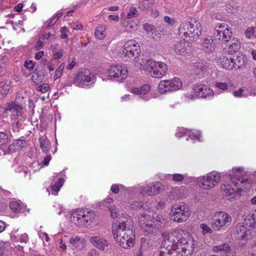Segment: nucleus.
Here are the masks:
<instances>
[{
	"mask_svg": "<svg viewBox=\"0 0 256 256\" xmlns=\"http://www.w3.org/2000/svg\"><path fill=\"white\" fill-rule=\"evenodd\" d=\"M21 243L26 244L28 240V236L26 234H22L19 238Z\"/></svg>",
	"mask_w": 256,
	"mask_h": 256,
	"instance_id": "obj_54",
	"label": "nucleus"
},
{
	"mask_svg": "<svg viewBox=\"0 0 256 256\" xmlns=\"http://www.w3.org/2000/svg\"><path fill=\"white\" fill-rule=\"evenodd\" d=\"M80 241V238L78 236L72 237L70 240V242L71 244H78Z\"/></svg>",
	"mask_w": 256,
	"mask_h": 256,
	"instance_id": "obj_56",
	"label": "nucleus"
},
{
	"mask_svg": "<svg viewBox=\"0 0 256 256\" xmlns=\"http://www.w3.org/2000/svg\"><path fill=\"white\" fill-rule=\"evenodd\" d=\"M22 8H23V4L21 3H20L14 6V10L16 12H20L22 11Z\"/></svg>",
	"mask_w": 256,
	"mask_h": 256,
	"instance_id": "obj_61",
	"label": "nucleus"
},
{
	"mask_svg": "<svg viewBox=\"0 0 256 256\" xmlns=\"http://www.w3.org/2000/svg\"><path fill=\"white\" fill-rule=\"evenodd\" d=\"M232 222L230 216L224 212H220L217 218L212 222V227L216 230H219L223 226H229Z\"/></svg>",
	"mask_w": 256,
	"mask_h": 256,
	"instance_id": "obj_10",
	"label": "nucleus"
},
{
	"mask_svg": "<svg viewBox=\"0 0 256 256\" xmlns=\"http://www.w3.org/2000/svg\"><path fill=\"white\" fill-rule=\"evenodd\" d=\"M128 72V69L122 68V65H111L108 70V74L110 77L118 78L121 76V80L126 78Z\"/></svg>",
	"mask_w": 256,
	"mask_h": 256,
	"instance_id": "obj_15",
	"label": "nucleus"
},
{
	"mask_svg": "<svg viewBox=\"0 0 256 256\" xmlns=\"http://www.w3.org/2000/svg\"><path fill=\"white\" fill-rule=\"evenodd\" d=\"M8 244V242L0 240V256H2L4 255V250Z\"/></svg>",
	"mask_w": 256,
	"mask_h": 256,
	"instance_id": "obj_45",
	"label": "nucleus"
},
{
	"mask_svg": "<svg viewBox=\"0 0 256 256\" xmlns=\"http://www.w3.org/2000/svg\"><path fill=\"white\" fill-rule=\"evenodd\" d=\"M116 241L119 242L120 246L126 249L132 247L134 245V242L130 241L129 239L118 238H114Z\"/></svg>",
	"mask_w": 256,
	"mask_h": 256,
	"instance_id": "obj_26",
	"label": "nucleus"
},
{
	"mask_svg": "<svg viewBox=\"0 0 256 256\" xmlns=\"http://www.w3.org/2000/svg\"><path fill=\"white\" fill-rule=\"evenodd\" d=\"M40 147L42 149V152L47 153L50 148V144L49 141L46 140V138L44 136H42L40 138H39Z\"/></svg>",
	"mask_w": 256,
	"mask_h": 256,
	"instance_id": "obj_27",
	"label": "nucleus"
},
{
	"mask_svg": "<svg viewBox=\"0 0 256 256\" xmlns=\"http://www.w3.org/2000/svg\"><path fill=\"white\" fill-rule=\"evenodd\" d=\"M181 230L178 229L164 231L162 233L164 238L162 242L163 248L166 249H176L177 244L182 238Z\"/></svg>",
	"mask_w": 256,
	"mask_h": 256,
	"instance_id": "obj_6",
	"label": "nucleus"
},
{
	"mask_svg": "<svg viewBox=\"0 0 256 256\" xmlns=\"http://www.w3.org/2000/svg\"><path fill=\"white\" fill-rule=\"evenodd\" d=\"M142 62H140L139 64H153L154 62H153L151 59L148 58L146 59L144 58H142Z\"/></svg>",
	"mask_w": 256,
	"mask_h": 256,
	"instance_id": "obj_55",
	"label": "nucleus"
},
{
	"mask_svg": "<svg viewBox=\"0 0 256 256\" xmlns=\"http://www.w3.org/2000/svg\"><path fill=\"white\" fill-rule=\"evenodd\" d=\"M26 142L24 140L18 139L13 144L14 147L19 150H22L23 148L26 146Z\"/></svg>",
	"mask_w": 256,
	"mask_h": 256,
	"instance_id": "obj_37",
	"label": "nucleus"
},
{
	"mask_svg": "<svg viewBox=\"0 0 256 256\" xmlns=\"http://www.w3.org/2000/svg\"><path fill=\"white\" fill-rule=\"evenodd\" d=\"M36 90L41 92L42 93L46 92L49 89V86L48 84H43L38 86L36 88Z\"/></svg>",
	"mask_w": 256,
	"mask_h": 256,
	"instance_id": "obj_43",
	"label": "nucleus"
},
{
	"mask_svg": "<svg viewBox=\"0 0 256 256\" xmlns=\"http://www.w3.org/2000/svg\"><path fill=\"white\" fill-rule=\"evenodd\" d=\"M138 11L134 7H131L130 9L129 12L127 14L126 19H130L133 17H136L138 16Z\"/></svg>",
	"mask_w": 256,
	"mask_h": 256,
	"instance_id": "obj_38",
	"label": "nucleus"
},
{
	"mask_svg": "<svg viewBox=\"0 0 256 256\" xmlns=\"http://www.w3.org/2000/svg\"><path fill=\"white\" fill-rule=\"evenodd\" d=\"M220 176L214 173H209L206 176L198 178V184L204 189L208 190L212 188L220 180Z\"/></svg>",
	"mask_w": 256,
	"mask_h": 256,
	"instance_id": "obj_9",
	"label": "nucleus"
},
{
	"mask_svg": "<svg viewBox=\"0 0 256 256\" xmlns=\"http://www.w3.org/2000/svg\"><path fill=\"white\" fill-rule=\"evenodd\" d=\"M8 142V134L3 132H0V145L6 144Z\"/></svg>",
	"mask_w": 256,
	"mask_h": 256,
	"instance_id": "obj_42",
	"label": "nucleus"
},
{
	"mask_svg": "<svg viewBox=\"0 0 256 256\" xmlns=\"http://www.w3.org/2000/svg\"><path fill=\"white\" fill-rule=\"evenodd\" d=\"M174 50L178 54L186 56L190 53V46L189 42L184 38L174 45Z\"/></svg>",
	"mask_w": 256,
	"mask_h": 256,
	"instance_id": "obj_16",
	"label": "nucleus"
},
{
	"mask_svg": "<svg viewBox=\"0 0 256 256\" xmlns=\"http://www.w3.org/2000/svg\"><path fill=\"white\" fill-rule=\"evenodd\" d=\"M23 98L17 96L14 102L8 104L7 106L4 109L6 114H14L11 118L15 120L12 123V126L16 131H18L21 126L19 121L16 120L20 115L21 110L23 109Z\"/></svg>",
	"mask_w": 256,
	"mask_h": 256,
	"instance_id": "obj_4",
	"label": "nucleus"
},
{
	"mask_svg": "<svg viewBox=\"0 0 256 256\" xmlns=\"http://www.w3.org/2000/svg\"><path fill=\"white\" fill-rule=\"evenodd\" d=\"M189 207L186 204H174L171 206L170 218L178 222H186L190 216Z\"/></svg>",
	"mask_w": 256,
	"mask_h": 256,
	"instance_id": "obj_5",
	"label": "nucleus"
},
{
	"mask_svg": "<svg viewBox=\"0 0 256 256\" xmlns=\"http://www.w3.org/2000/svg\"><path fill=\"white\" fill-rule=\"evenodd\" d=\"M232 182L236 186L238 189L240 190H246L250 187L252 180L244 178H235L230 176Z\"/></svg>",
	"mask_w": 256,
	"mask_h": 256,
	"instance_id": "obj_17",
	"label": "nucleus"
},
{
	"mask_svg": "<svg viewBox=\"0 0 256 256\" xmlns=\"http://www.w3.org/2000/svg\"><path fill=\"white\" fill-rule=\"evenodd\" d=\"M62 50H60L59 51L55 52L53 54L54 58L56 59H58L62 57Z\"/></svg>",
	"mask_w": 256,
	"mask_h": 256,
	"instance_id": "obj_57",
	"label": "nucleus"
},
{
	"mask_svg": "<svg viewBox=\"0 0 256 256\" xmlns=\"http://www.w3.org/2000/svg\"><path fill=\"white\" fill-rule=\"evenodd\" d=\"M226 42L228 48V52L230 54L238 51L240 48V42L238 38H234L230 40H228Z\"/></svg>",
	"mask_w": 256,
	"mask_h": 256,
	"instance_id": "obj_23",
	"label": "nucleus"
},
{
	"mask_svg": "<svg viewBox=\"0 0 256 256\" xmlns=\"http://www.w3.org/2000/svg\"><path fill=\"white\" fill-rule=\"evenodd\" d=\"M70 24V27L74 30H81L83 28L82 24L78 21L72 22Z\"/></svg>",
	"mask_w": 256,
	"mask_h": 256,
	"instance_id": "obj_40",
	"label": "nucleus"
},
{
	"mask_svg": "<svg viewBox=\"0 0 256 256\" xmlns=\"http://www.w3.org/2000/svg\"><path fill=\"white\" fill-rule=\"evenodd\" d=\"M246 37L248 39L252 37L256 38V25L254 26H248L245 31Z\"/></svg>",
	"mask_w": 256,
	"mask_h": 256,
	"instance_id": "obj_32",
	"label": "nucleus"
},
{
	"mask_svg": "<svg viewBox=\"0 0 256 256\" xmlns=\"http://www.w3.org/2000/svg\"><path fill=\"white\" fill-rule=\"evenodd\" d=\"M108 18L110 20L118 22L119 20V17L118 15H109Z\"/></svg>",
	"mask_w": 256,
	"mask_h": 256,
	"instance_id": "obj_62",
	"label": "nucleus"
},
{
	"mask_svg": "<svg viewBox=\"0 0 256 256\" xmlns=\"http://www.w3.org/2000/svg\"><path fill=\"white\" fill-rule=\"evenodd\" d=\"M95 76L91 74L88 69H82L76 74L74 78V83L78 84H87L90 82L94 80Z\"/></svg>",
	"mask_w": 256,
	"mask_h": 256,
	"instance_id": "obj_13",
	"label": "nucleus"
},
{
	"mask_svg": "<svg viewBox=\"0 0 256 256\" xmlns=\"http://www.w3.org/2000/svg\"><path fill=\"white\" fill-rule=\"evenodd\" d=\"M182 82L180 78H174L171 80H162L158 84L160 92L164 94L167 92L175 91L182 87Z\"/></svg>",
	"mask_w": 256,
	"mask_h": 256,
	"instance_id": "obj_8",
	"label": "nucleus"
},
{
	"mask_svg": "<svg viewBox=\"0 0 256 256\" xmlns=\"http://www.w3.org/2000/svg\"><path fill=\"white\" fill-rule=\"evenodd\" d=\"M140 46L134 40H130L125 42L122 48L120 50V58L124 61H129L134 58L136 62H138V58L140 53Z\"/></svg>",
	"mask_w": 256,
	"mask_h": 256,
	"instance_id": "obj_3",
	"label": "nucleus"
},
{
	"mask_svg": "<svg viewBox=\"0 0 256 256\" xmlns=\"http://www.w3.org/2000/svg\"><path fill=\"white\" fill-rule=\"evenodd\" d=\"M216 86L222 90H225L228 88V84L226 82H218L216 83Z\"/></svg>",
	"mask_w": 256,
	"mask_h": 256,
	"instance_id": "obj_51",
	"label": "nucleus"
},
{
	"mask_svg": "<svg viewBox=\"0 0 256 256\" xmlns=\"http://www.w3.org/2000/svg\"><path fill=\"white\" fill-rule=\"evenodd\" d=\"M150 194L151 196H155L159 194L160 192L162 190L160 184L156 182L152 185H149Z\"/></svg>",
	"mask_w": 256,
	"mask_h": 256,
	"instance_id": "obj_31",
	"label": "nucleus"
},
{
	"mask_svg": "<svg viewBox=\"0 0 256 256\" xmlns=\"http://www.w3.org/2000/svg\"><path fill=\"white\" fill-rule=\"evenodd\" d=\"M64 68V65H60L58 68L56 69L54 75V79H58L60 77L62 74V72Z\"/></svg>",
	"mask_w": 256,
	"mask_h": 256,
	"instance_id": "obj_41",
	"label": "nucleus"
},
{
	"mask_svg": "<svg viewBox=\"0 0 256 256\" xmlns=\"http://www.w3.org/2000/svg\"><path fill=\"white\" fill-rule=\"evenodd\" d=\"M200 228L202 230V233L204 234H212V230L206 224H201Z\"/></svg>",
	"mask_w": 256,
	"mask_h": 256,
	"instance_id": "obj_44",
	"label": "nucleus"
},
{
	"mask_svg": "<svg viewBox=\"0 0 256 256\" xmlns=\"http://www.w3.org/2000/svg\"><path fill=\"white\" fill-rule=\"evenodd\" d=\"M202 30L200 22L195 20H192L180 24L178 34L181 37L188 38L190 40H196L201 35Z\"/></svg>",
	"mask_w": 256,
	"mask_h": 256,
	"instance_id": "obj_2",
	"label": "nucleus"
},
{
	"mask_svg": "<svg viewBox=\"0 0 256 256\" xmlns=\"http://www.w3.org/2000/svg\"><path fill=\"white\" fill-rule=\"evenodd\" d=\"M184 176L180 174H174L172 175V180L176 182H182L184 180Z\"/></svg>",
	"mask_w": 256,
	"mask_h": 256,
	"instance_id": "obj_46",
	"label": "nucleus"
},
{
	"mask_svg": "<svg viewBox=\"0 0 256 256\" xmlns=\"http://www.w3.org/2000/svg\"><path fill=\"white\" fill-rule=\"evenodd\" d=\"M140 224L142 229L144 232L145 236H148L156 233L158 228L160 227V225L157 222L150 220L147 221L146 222L142 223V220H139Z\"/></svg>",
	"mask_w": 256,
	"mask_h": 256,
	"instance_id": "obj_14",
	"label": "nucleus"
},
{
	"mask_svg": "<svg viewBox=\"0 0 256 256\" xmlns=\"http://www.w3.org/2000/svg\"><path fill=\"white\" fill-rule=\"evenodd\" d=\"M234 61L236 62V64L237 63L240 64H244L246 63V58L245 56L242 54H240L236 56H234Z\"/></svg>",
	"mask_w": 256,
	"mask_h": 256,
	"instance_id": "obj_39",
	"label": "nucleus"
},
{
	"mask_svg": "<svg viewBox=\"0 0 256 256\" xmlns=\"http://www.w3.org/2000/svg\"><path fill=\"white\" fill-rule=\"evenodd\" d=\"M213 250L214 252H225L226 253L230 250V246L226 244L216 246L214 247Z\"/></svg>",
	"mask_w": 256,
	"mask_h": 256,
	"instance_id": "obj_33",
	"label": "nucleus"
},
{
	"mask_svg": "<svg viewBox=\"0 0 256 256\" xmlns=\"http://www.w3.org/2000/svg\"><path fill=\"white\" fill-rule=\"evenodd\" d=\"M70 218L71 221L78 226H88L94 222L95 218V214L93 210L86 209L72 214Z\"/></svg>",
	"mask_w": 256,
	"mask_h": 256,
	"instance_id": "obj_7",
	"label": "nucleus"
},
{
	"mask_svg": "<svg viewBox=\"0 0 256 256\" xmlns=\"http://www.w3.org/2000/svg\"><path fill=\"white\" fill-rule=\"evenodd\" d=\"M140 193L144 196H151L150 194L149 185L144 187L140 192Z\"/></svg>",
	"mask_w": 256,
	"mask_h": 256,
	"instance_id": "obj_52",
	"label": "nucleus"
},
{
	"mask_svg": "<svg viewBox=\"0 0 256 256\" xmlns=\"http://www.w3.org/2000/svg\"><path fill=\"white\" fill-rule=\"evenodd\" d=\"M140 90L142 94H146L148 93L150 89V87L148 84H146L142 86L140 88Z\"/></svg>",
	"mask_w": 256,
	"mask_h": 256,
	"instance_id": "obj_50",
	"label": "nucleus"
},
{
	"mask_svg": "<svg viewBox=\"0 0 256 256\" xmlns=\"http://www.w3.org/2000/svg\"><path fill=\"white\" fill-rule=\"evenodd\" d=\"M51 158L52 157L50 155H48L46 156L43 160V164L45 166L48 165L50 161V160Z\"/></svg>",
	"mask_w": 256,
	"mask_h": 256,
	"instance_id": "obj_64",
	"label": "nucleus"
},
{
	"mask_svg": "<svg viewBox=\"0 0 256 256\" xmlns=\"http://www.w3.org/2000/svg\"><path fill=\"white\" fill-rule=\"evenodd\" d=\"M154 0H144L140 4L139 8L142 10H147L153 5Z\"/></svg>",
	"mask_w": 256,
	"mask_h": 256,
	"instance_id": "obj_35",
	"label": "nucleus"
},
{
	"mask_svg": "<svg viewBox=\"0 0 256 256\" xmlns=\"http://www.w3.org/2000/svg\"><path fill=\"white\" fill-rule=\"evenodd\" d=\"M44 44L45 42L44 40L41 38H40L36 44V48L37 50H40L44 46Z\"/></svg>",
	"mask_w": 256,
	"mask_h": 256,
	"instance_id": "obj_49",
	"label": "nucleus"
},
{
	"mask_svg": "<svg viewBox=\"0 0 256 256\" xmlns=\"http://www.w3.org/2000/svg\"><path fill=\"white\" fill-rule=\"evenodd\" d=\"M10 207L14 212H16L19 210V204L16 202H12L10 204Z\"/></svg>",
	"mask_w": 256,
	"mask_h": 256,
	"instance_id": "obj_48",
	"label": "nucleus"
},
{
	"mask_svg": "<svg viewBox=\"0 0 256 256\" xmlns=\"http://www.w3.org/2000/svg\"><path fill=\"white\" fill-rule=\"evenodd\" d=\"M201 50L206 54H210L214 48V44L213 40L210 38H205L202 42Z\"/></svg>",
	"mask_w": 256,
	"mask_h": 256,
	"instance_id": "obj_20",
	"label": "nucleus"
},
{
	"mask_svg": "<svg viewBox=\"0 0 256 256\" xmlns=\"http://www.w3.org/2000/svg\"><path fill=\"white\" fill-rule=\"evenodd\" d=\"M122 24L125 28L126 31L132 32L136 30L137 24L136 22L130 19H124L122 20Z\"/></svg>",
	"mask_w": 256,
	"mask_h": 256,
	"instance_id": "obj_24",
	"label": "nucleus"
},
{
	"mask_svg": "<svg viewBox=\"0 0 256 256\" xmlns=\"http://www.w3.org/2000/svg\"><path fill=\"white\" fill-rule=\"evenodd\" d=\"M54 36L52 34H50V33L44 34L42 37H40L44 40H48L49 38H53Z\"/></svg>",
	"mask_w": 256,
	"mask_h": 256,
	"instance_id": "obj_59",
	"label": "nucleus"
},
{
	"mask_svg": "<svg viewBox=\"0 0 256 256\" xmlns=\"http://www.w3.org/2000/svg\"><path fill=\"white\" fill-rule=\"evenodd\" d=\"M34 75L36 76L38 80H42L44 77L45 71L42 65H39L34 70Z\"/></svg>",
	"mask_w": 256,
	"mask_h": 256,
	"instance_id": "obj_34",
	"label": "nucleus"
},
{
	"mask_svg": "<svg viewBox=\"0 0 256 256\" xmlns=\"http://www.w3.org/2000/svg\"><path fill=\"white\" fill-rule=\"evenodd\" d=\"M119 190H120V188H119V187L118 186V185L117 184H112L111 186V190L112 192L115 194H116L118 192H119Z\"/></svg>",
	"mask_w": 256,
	"mask_h": 256,
	"instance_id": "obj_58",
	"label": "nucleus"
},
{
	"mask_svg": "<svg viewBox=\"0 0 256 256\" xmlns=\"http://www.w3.org/2000/svg\"><path fill=\"white\" fill-rule=\"evenodd\" d=\"M236 233L238 238L248 240L252 238L251 232L244 225H240L236 228Z\"/></svg>",
	"mask_w": 256,
	"mask_h": 256,
	"instance_id": "obj_19",
	"label": "nucleus"
},
{
	"mask_svg": "<svg viewBox=\"0 0 256 256\" xmlns=\"http://www.w3.org/2000/svg\"><path fill=\"white\" fill-rule=\"evenodd\" d=\"M244 92V90L242 88L238 89V90L235 91L234 92V95L236 97L242 96V94Z\"/></svg>",
	"mask_w": 256,
	"mask_h": 256,
	"instance_id": "obj_63",
	"label": "nucleus"
},
{
	"mask_svg": "<svg viewBox=\"0 0 256 256\" xmlns=\"http://www.w3.org/2000/svg\"><path fill=\"white\" fill-rule=\"evenodd\" d=\"M106 26L104 24L98 26L95 30L96 37L98 40H103L106 36Z\"/></svg>",
	"mask_w": 256,
	"mask_h": 256,
	"instance_id": "obj_25",
	"label": "nucleus"
},
{
	"mask_svg": "<svg viewBox=\"0 0 256 256\" xmlns=\"http://www.w3.org/2000/svg\"><path fill=\"white\" fill-rule=\"evenodd\" d=\"M10 84L3 81L0 82V94L4 96H6L10 90Z\"/></svg>",
	"mask_w": 256,
	"mask_h": 256,
	"instance_id": "obj_30",
	"label": "nucleus"
},
{
	"mask_svg": "<svg viewBox=\"0 0 256 256\" xmlns=\"http://www.w3.org/2000/svg\"><path fill=\"white\" fill-rule=\"evenodd\" d=\"M243 170L242 168H233L232 170V172H233L232 174H234L236 176H238L237 175V174H239L240 172Z\"/></svg>",
	"mask_w": 256,
	"mask_h": 256,
	"instance_id": "obj_60",
	"label": "nucleus"
},
{
	"mask_svg": "<svg viewBox=\"0 0 256 256\" xmlns=\"http://www.w3.org/2000/svg\"><path fill=\"white\" fill-rule=\"evenodd\" d=\"M58 18H56V17H52L49 21L48 22L47 26L48 27H51L53 26L57 22Z\"/></svg>",
	"mask_w": 256,
	"mask_h": 256,
	"instance_id": "obj_53",
	"label": "nucleus"
},
{
	"mask_svg": "<svg viewBox=\"0 0 256 256\" xmlns=\"http://www.w3.org/2000/svg\"><path fill=\"white\" fill-rule=\"evenodd\" d=\"M193 89L195 92H198L199 94H201V96L202 98L212 96L214 95V92L212 90L206 85H204L200 88L195 86Z\"/></svg>",
	"mask_w": 256,
	"mask_h": 256,
	"instance_id": "obj_22",
	"label": "nucleus"
},
{
	"mask_svg": "<svg viewBox=\"0 0 256 256\" xmlns=\"http://www.w3.org/2000/svg\"><path fill=\"white\" fill-rule=\"evenodd\" d=\"M113 226H116V228L112 230L114 238L118 237L129 239L130 241L134 242L135 234L132 229V220L128 216L118 218L117 222L113 224Z\"/></svg>",
	"mask_w": 256,
	"mask_h": 256,
	"instance_id": "obj_1",
	"label": "nucleus"
},
{
	"mask_svg": "<svg viewBox=\"0 0 256 256\" xmlns=\"http://www.w3.org/2000/svg\"><path fill=\"white\" fill-rule=\"evenodd\" d=\"M166 252H160V256H182L180 254V250H176V249H166Z\"/></svg>",
	"mask_w": 256,
	"mask_h": 256,
	"instance_id": "obj_29",
	"label": "nucleus"
},
{
	"mask_svg": "<svg viewBox=\"0 0 256 256\" xmlns=\"http://www.w3.org/2000/svg\"><path fill=\"white\" fill-rule=\"evenodd\" d=\"M217 32L216 36L220 40L224 42H228L232 36V30L228 24L218 23L216 27Z\"/></svg>",
	"mask_w": 256,
	"mask_h": 256,
	"instance_id": "obj_12",
	"label": "nucleus"
},
{
	"mask_svg": "<svg viewBox=\"0 0 256 256\" xmlns=\"http://www.w3.org/2000/svg\"><path fill=\"white\" fill-rule=\"evenodd\" d=\"M178 248L176 250H180L182 256H190L193 252V248L190 246L188 242L182 237L180 240L177 244Z\"/></svg>",
	"mask_w": 256,
	"mask_h": 256,
	"instance_id": "obj_18",
	"label": "nucleus"
},
{
	"mask_svg": "<svg viewBox=\"0 0 256 256\" xmlns=\"http://www.w3.org/2000/svg\"><path fill=\"white\" fill-rule=\"evenodd\" d=\"M140 68L148 70L152 76L157 78H162L168 70L167 65H140Z\"/></svg>",
	"mask_w": 256,
	"mask_h": 256,
	"instance_id": "obj_11",
	"label": "nucleus"
},
{
	"mask_svg": "<svg viewBox=\"0 0 256 256\" xmlns=\"http://www.w3.org/2000/svg\"><path fill=\"white\" fill-rule=\"evenodd\" d=\"M90 242L96 248L101 250H104L106 246H108V242L100 236H94L90 238Z\"/></svg>",
	"mask_w": 256,
	"mask_h": 256,
	"instance_id": "obj_21",
	"label": "nucleus"
},
{
	"mask_svg": "<svg viewBox=\"0 0 256 256\" xmlns=\"http://www.w3.org/2000/svg\"><path fill=\"white\" fill-rule=\"evenodd\" d=\"M218 62L221 64H230V63L236 64V62L234 61V56L230 54L226 56H224L222 58H220L219 62Z\"/></svg>",
	"mask_w": 256,
	"mask_h": 256,
	"instance_id": "obj_28",
	"label": "nucleus"
},
{
	"mask_svg": "<svg viewBox=\"0 0 256 256\" xmlns=\"http://www.w3.org/2000/svg\"><path fill=\"white\" fill-rule=\"evenodd\" d=\"M64 182L63 178H60L58 180V181L56 182L55 184L52 186V190L58 192L60 190V187L62 186Z\"/></svg>",
	"mask_w": 256,
	"mask_h": 256,
	"instance_id": "obj_36",
	"label": "nucleus"
},
{
	"mask_svg": "<svg viewBox=\"0 0 256 256\" xmlns=\"http://www.w3.org/2000/svg\"><path fill=\"white\" fill-rule=\"evenodd\" d=\"M164 21L171 26H173L176 22V20L168 16H166L164 18Z\"/></svg>",
	"mask_w": 256,
	"mask_h": 256,
	"instance_id": "obj_47",
	"label": "nucleus"
}]
</instances>
